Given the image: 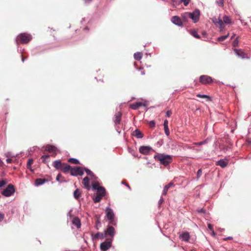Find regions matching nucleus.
Listing matches in <instances>:
<instances>
[{
	"instance_id": "21",
	"label": "nucleus",
	"mask_w": 251,
	"mask_h": 251,
	"mask_svg": "<svg viewBox=\"0 0 251 251\" xmlns=\"http://www.w3.org/2000/svg\"><path fill=\"white\" fill-rule=\"evenodd\" d=\"M45 149L49 152H55L57 151V148L52 145H48L46 146Z\"/></svg>"
},
{
	"instance_id": "7",
	"label": "nucleus",
	"mask_w": 251,
	"mask_h": 251,
	"mask_svg": "<svg viewBox=\"0 0 251 251\" xmlns=\"http://www.w3.org/2000/svg\"><path fill=\"white\" fill-rule=\"evenodd\" d=\"M15 192V188L12 184H9L6 188L4 189L1 194L6 197L11 196Z\"/></svg>"
},
{
	"instance_id": "32",
	"label": "nucleus",
	"mask_w": 251,
	"mask_h": 251,
	"mask_svg": "<svg viewBox=\"0 0 251 251\" xmlns=\"http://www.w3.org/2000/svg\"><path fill=\"white\" fill-rule=\"evenodd\" d=\"M56 180L60 183H62L63 182H65V180L64 179V177L62 176L61 174H59L56 177Z\"/></svg>"
},
{
	"instance_id": "25",
	"label": "nucleus",
	"mask_w": 251,
	"mask_h": 251,
	"mask_svg": "<svg viewBox=\"0 0 251 251\" xmlns=\"http://www.w3.org/2000/svg\"><path fill=\"white\" fill-rule=\"evenodd\" d=\"M214 22L215 23V25H219L221 28L223 29L224 28L225 26L223 20L219 18L216 19Z\"/></svg>"
},
{
	"instance_id": "14",
	"label": "nucleus",
	"mask_w": 251,
	"mask_h": 251,
	"mask_svg": "<svg viewBox=\"0 0 251 251\" xmlns=\"http://www.w3.org/2000/svg\"><path fill=\"white\" fill-rule=\"evenodd\" d=\"M122 113L121 112H117L114 117V122L116 124H120Z\"/></svg>"
},
{
	"instance_id": "8",
	"label": "nucleus",
	"mask_w": 251,
	"mask_h": 251,
	"mask_svg": "<svg viewBox=\"0 0 251 251\" xmlns=\"http://www.w3.org/2000/svg\"><path fill=\"white\" fill-rule=\"evenodd\" d=\"M200 82L204 85L210 84L213 82V79L211 77L207 75H202L200 77Z\"/></svg>"
},
{
	"instance_id": "44",
	"label": "nucleus",
	"mask_w": 251,
	"mask_h": 251,
	"mask_svg": "<svg viewBox=\"0 0 251 251\" xmlns=\"http://www.w3.org/2000/svg\"><path fill=\"white\" fill-rule=\"evenodd\" d=\"M185 6H187L190 2V0H181Z\"/></svg>"
},
{
	"instance_id": "2",
	"label": "nucleus",
	"mask_w": 251,
	"mask_h": 251,
	"mask_svg": "<svg viewBox=\"0 0 251 251\" xmlns=\"http://www.w3.org/2000/svg\"><path fill=\"white\" fill-rule=\"evenodd\" d=\"M52 165L56 170L62 171L65 174L68 173L70 170H71L70 165L62 162L60 160L54 161L52 163Z\"/></svg>"
},
{
	"instance_id": "52",
	"label": "nucleus",
	"mask_w": 251,
	"mask_h": 251,
	"mask_svg": "<svg viewBox=\"0 0 251 251\" xmlns=\"http://www.w3.org/2000/svg\"><path fill=\"white\" fill-rule=\"evenodd\" d=\"M232 239H233V237H231V236H228V237H227L224 238V240L226 241V240H227V239L232 240Z\"/></svg>"
},
{
	"instance_id": "57",
	"label": "nucleus",
	"mask_w": 251,
	"mask_h": 251,
	"mask_svg": "<svg viewBox=\"0 0 251 251\" xmlns=\"http://www.w3.org/2000/svg\"><path fill=\"white\" fill-rule=\"evenodd\" d=\"M211 231V235H212L213 236L215 237V235H216V233H215V232H214V230H212V231Z\"/></svg>"
},
{
	"instance_id": "29",
	"label": "nucleus",
	"mask_w": 251,
	"mask_h": 251,
	"mask_svg": "<svg viewBox=\"0 0 251 251\" xmlns=\"http://www.w3.org/2000/svg\"><path fill=\"white\" fill-rule=\"evenodd\" d=\"M196 96L198 98L206 99L207 101H210L212 100L211 98L208 96L206 95H201V94H197Z\"/></svg>"
},
{
	"instance_id": "37",
	"label": "nucleus",
	"mask_w": 251,
	"mask_h": 251,
	"mask_svg": "<svg viewBox=\"0 0 251 251\" xmlns=\"http://www.w3.org/2000/svg\"><path fill=\"white\" fill-rule=\"evenodd\" d=\"M190 33L191 34L194 36V37L197 38V39H200V35L198 34L197 33V31L195 30H191V32H190Z\"/></svg>"
},
{
	"instance_id": "23",
	"label": "nucleus",
	"mask_w": 251,
	"mask_h": 251,
	"mask_svg": "<svg viewBox=\"0 0 251 251\" xmlns=\"http://www.w3.org/2000/svg\"><path fill=\"white\" fill-rule=\"evenodd\" d=\"M104 76V73L102 71H99L97 72V75L96 76V78L98 81H101V82H103V77Z\"/></svg>"
},
{
	"instance_id": "4",
	"label": "nucleus",
	"mask_w": 251,
	"mask_h": 251,
	"mask_svg": "<svg viewBox=\"0 0 251 251\" xmlns=\"http://www.w3.org/2000/svg\"><path fill=\"white\" fill-rule=\"evenodd\" d=\"M105 193L106 192L104 188L103 187H100L98 189V190H97V193L94 199V202L96 203L100 202L102 198L105 196Z\"/></svg>"
},
{
	"instance_id": "19",
	"label": "nucleus",
	"mask_w": 251,
	"mask_h": 251,
	"mask_svg": "<svg viewBox=\"0 0 251 251\" xmlns=\"http://www.w3.org/2000/svg\"><path fill=\"white\" fill-rule=\"evenodd\" d=\"M180 238L184 241L188 242L190 239V235L188 232H183L179 236Z\"/></svg>"
},
{
	"instance_id": "5",
	"label": "nucleus",
	"mask_w": 251,
	"mask_h": 251,
	"mask_svg": "<svg viewBox=\"0 0 251 251\" xmlns=\"http://www.w3.org/2000/svg\"><path fill=\"white\" fill-rule=\"evenodd\" d=\"M70 174L73 176H82L84 174L83 170L80 167H75L72 168L71 166V170H70Z\"/></svg>"
},
{
	"instance_id": "40",
	"label": "nucleus",
	"mask_w": 251,
	"mask_h": 251,
	"mask_svg": "<svg viewBox=\"0 0 251 251\" xmlns=\"http://www.w3.org/2000/svg\"><path fill=\"white\" fill-rule=\"evenodd\" d=\"M228 36V34L225 35V36H222L218 38V40L219 41H223L227 39V38Z\"/></svg>"
},
{
	"instance_id": "31",
	"label": "nucleus",
	"mask_w": 251,
	"mask_h": 251,
	"mask_svg": "<svg viewBox=\"0 0 251 251\" xmlns=\"http://www.w3.org/2000/svg\"><path fill=\"white\" fill-rule=\"evenodd\" d=\"M81 194V192L78 189H76L74 192V196L77 200L80 197Z\"/></svg>"
},
{
	"instance_id": "12",
	"label": "nucleus",
	"mask_w": 251,
	"mask_h": 251,
	"mask_svg": "<svg viewBox=\"0 0 251 251\" xmlns=\"http://www.w3.org/2000/svg\"><path fill=\"white\" fill-rule=\"evenodd\" d=\"M152 148L150 146H141L139 148V152L145 155L149 154L152 150Z\"/></svg>"
},
{
	"instance_id": "28",
	"label": "nucleus",
	"mask_w": 251,
	"mask_h": 251,
	"mask_svg": "<svg viewBox=\"0 0 251 251\" xmlns=\"http://www.w3.org/2000/svg\"><path fill=\"white\" fill-rule=\"evenodd\" d=\"M72 228L74 226H75L77 228H79L81 226L80 221H72Z\"/></svg>"
},
{
	"instance_id": "20",
	"label": "nucleus",
	"mask_w": 251,
	"mask_h": 251,
	"mask_svg": "<svg viewBox=\"0 0 251 251\" xmlns=\"http://www.w3.org/2000/svg\"><path fill=\"white\" fill-rule=\"evenodd\" d=\"M48 181L49 180L46 178H37L35 180V185L36 186H39L43 184Z\"/></svg>"
},
{
	"instance_id": "35",
	"label": "nucleus",
	"mask_w": 251,
	"mask_h": 251,
	"mask_svg": "<svg viewBox=\"0 0 251 251\" xmlns=\"http://www.w3.org/2000/svg\"><path fill=\"white\" fill-rule=\"evenodd\" d=\"M68 162L74 164H79L80 162L79 161L75 158H71L68 159Z\"/></svg>"
},
{
	"instance_id": "22",
	"label": "nucleus",
	"mask_w": 251,
	"mask_h": 251,
	"mask_svg": "<svg viewBox=\"0 0 251 251\" xmlns=\"http://www.w3.org/2000/svg\"><path fill=\"white\" fill-rule=\"evenodd\" d=\"M82 183L84 185V187L86 189H87L88 190L90 189V185H89L90 179L88 177H87V176L83 178Z\"/></svg>"
},
{
	"instance_id": "48",
	"label": "nucleus",
	"mask_w": 251,
	"mask_h": 251,
	"mask_svg": "<svg viewBox=\"0 0 251 251\" xmlns=\"http://www.w3.org/2000/svg\"><path fill=\"white\" fill-rule=\"evenodd\" d=\"M206 142H207L205 140V141H203L202 142L196 143H195V145L200 146V145L205 144Z\"/></svg>"
},
{
	"instance_id": "51",
	"label": "nucleus",
	"mask_w": 251,
	"mask_h": 251,
	"mask_svg": "<svg viewBox=\"0 0 251 251\" xmlns=\"http://www.w3.org/2000/svg\"><path fill=\"white\" fill-rule=\"evenodd\" d=\"M208 227L209 229H210L211 231L213 230L212 225L210 224H209L208 225Z\"/></svg>"
},
{
	"instance_id": "27",
	"label": "nucleus",
	"mask_w": 251,
	"mask_h": 251,
	"mask_svg": "<svg viewBox=\"0 0 251 251\" xmlns=\"http://www.w3.org/2000/svg\"><path fill=\"white\" fill-rule=\"evenodd\" d=\"M133 135L137 138H142L143 137V134L138 129H136L133 132Z\"/></svg>"
},
{
	"instance_id": "1",
	"label": "nucleus",
	"mask_w": 251,
	"mask_h": 251,
	"mask_svg": "<svg viewBox=\"0 0 251 251\" xmlns=\"http://www.w3.org/2000/svg\"><path fill=\"white\" fill-rule=\"evenodd\" d=\"M154 158L156 161H159L161 164L165 166L170 164L173 161L172 155L164 153H157L154 156Z\"/></svg>"
},
{
	"instance_id": "54",
	"label": "nucleus",
	"mask_w": 251,
	"mask_h": 251,
	"mask_svg": "<svg viewBox=\"0 0 251 251\" xmlns=\"http://www.w3.org/2000/svg\"><path fill=\"white\" fill-rule=\"evenodd\" d=\"M6 161L7 163H11L12 161V160L10 158H7L6 160Z\"/></svg>"
},
{
	"instance_id": "50",
	"label": "nucleus",
	"mask_w": 251,
	"mask_h": 251,
	"mask_svg": "<svg viewBox=\"0 0 251 251\" xmlns=\"http://www.w3.org/2000/svg\"><path fill=\"white\" fill-rule=\"evenodd\" d=\"M33 163V160L32 159H29L27 162V166H31V165Z\"/></svg>"
},
{
	"instance_id": "17",
	"label": "nucleus",
	"mask_w": 251,
	"mask_h": 251,
	"mask_svg": "<svg viewBox=\"0 0 251 251\" xmlns=\"http://www.w3.org/2000/svg\"><path fill=\"white\" fill-rule=\"evenodd\" d=\"M175 184L173 182H170L167 185H165L162 192V195L165 196L167 195L168 191L170 188L174 187Z\"/></svg>"
},
{
	"instance_id": "58",
	"label": "nucleus",
	"mask_w": 251,
	"mask_h": 251,
	"mask_svg": "<svg viewBox=\"0 0 251 251\" xmlns=\"http://www.w3.org/2000/svg\"><path fill=\"white\" fill-rule=\"evenodd\" d=\"M22 59L23 62H24L25 61V58H24L23 56H22Z\"/></svg>"
},
{
	"instance_id": "36",
	"label": "nucleus",
	"mask_w": 251,
	"mask_h": 251,
	"mask_svg": "<svg viewBox=\"0 0 251 251\" xmlns=\"http://www.w3.org/2000/svg\"><path fill=\"white\" fill-rule=\"evenodd\" d=\"M223 23H225L226 24H230L231 23V19L229 17L225 16L223 17Z\"/></svg>"
},
{
	"instance_id": "11",
	"label": "nucleus",
	"mask_w": 251,
	"mask_h": 251,
	"mask_svg": "<svg viewBox=\"0 0 251 251\" xmlns=\"http://www.w3.org/2000/svg\"><path fill=\"white\" fill-rule=\"evenodd\" d=\"M235 54L239 57L242 59L249 58V56L247 53H245L243 50L241 49H234Z\"/></svg>"
},
{
	"instance_id": "46",
	"label": "nucleus",
	"mask_w": 251,
	"mask_h": 251,
	"mask_svg": "<svg viewBox=\"0 0 251 251\" xmlns=\"http://www.w3.org/2000/svg\"><path fill=\"white\" fill-rule=\"evenodd\" d=\"M202 174V170L201 169H199L197 172V177H200Z\"/></svg>"
},
{
	"instance_id": "55",
	"label": "nucleus",
	"mask_w": 251,
	"mask_h": 251,
	"mask_svg": "<svg viewBox=\"0 0 251 251\" xmlns=\"http://www.w3.org/2000/svg\"><path fill=\"white\" fill-rule=\"evenodd\" d=\"M84 0V2L86 3H89L92 1V0Z\"/></svg>"
},
{
	"instance_id": "9",
	"label": "nucleus",
	"mask_w": 251,
	"mask_h": 251,
	"mask_svg": "<svg viewBox=\"0 0 251 251\" xmlns=\"http://www.w3.org/2000/svg\"><path fill=\"white\" fill-rule=\"evenodd\" d=\"M113 239H110L108 241L101 243L100 245V249L102 251H106L108 250L112 246Z\"/></svg>"
},
{
	"instance_id": "6",
	"label": "nucleus",
	"mask_w": 251,
	"mask_h": 251,
	"mask_svg": "<svg viewBox=\"0 0 251 251\" xmlns=\"http://www.w3.org/2000/svg\"><path fill=\"white\" fill-rule=\"evenodd\" d=\"M200 16V11L198 9H196L193 12H189V18L191 19L195 23L199 21Z\"/></svg>"
},
{
	"instance_id": "34",
	"label": "nucleus",
	"mask_w": 251,
	"mask_h": 251,
	"mask_svg": "<svg viewBox=\"0 0 251 251\" xmlns=\"http://www.w3.org/2000/svg\"><path fill=\"white\" fill-rule=\"evenodd\" d=\"M83 170L86 172V173H87V174L88 175L90 176H91L92 177H94V178H96V177L95 176V175L94 174V173L91 171L89 170L88 169L85 168H84Z\"/></svg>"
},
{
	"instance_id": "49",
	"label": "nucleus",
	"mask_w": 251,
	"mask_h": 251,
	"mask_svg": "<svg viewBox=\"0 0 251 251\" xmlns=\"http://www.w3.org/2000/svg\"><path fill=\"white\" fill-rule=\"evenodd\" d=\"M172 114V112L171 110H168L166 112V116L169 117Z\"/></svg>"
},
{
	"instance_id": "13",
	"label": "nucleus",
	"mask_w": 251,
	"mask_h": 251,
	"mask_svg": "<svg viewBox=\"0 0 251 251\" xmlns=\"http://www.w3.org/2000/svg\"><path fill=\"white\" fill-rule=\"evenodd\" d=\"M171 21L175 25H177L179 26H182L183 25L182 22L181 18L177 16H173L171 19Z\"/></svg>"
},
{
	"instance_id": "18",
	"label": "nucleus",
	"mask_w": 251,
	"mask_h": 251,
	"mask_svg": "<svg viewBox=\"0 0 251 251\" xmlns=\"http://www.w3.org/2000/svg\"><path fill=\"white\" fill-rule=\"evenodd\" d=\"M228 164L227 160L221 159L219 161L216 162V165L220 166L222 168H224L227 166Z\"/></svg>"
},
{
	"instance_id": "53",
	"label": "nucleus",
	"mask_w": 251,
	"mask_h": 251,
	"mask_svg": "<svg viewBox=\"0 0 251 251\" xmlns=\"http://www.w3.org/2000/svg\"><path fill=\"white\" fill-rule=\"evenodd\" d=\"M4 218V215L3 214L0 212V220H2Z\"/></svg>"
},
{
	"instance_id": "15",
	"label": "nucleus",
	"mask_w": 251,
	"mask_h": 251,
	"mask_svg": "<svg viewBox=\"0 0 251 251\" xmlns=\"http://www.w3.org/2000/svg\"><path fill=\"white\" fill-rule=\"evenodd\" d=\"M105 213L108 220H113L114 214L111 209L109 208H107L105 210Z\"/></svg>"
},
{
	"instance_id": "38",
	"label": "nucleus",
	"mask_w": 251,
	"mask_h": 251,
	"mask_svg": "<svg viewBox=\"0 0 251 251\" xmlns=\"http://www.w3.org/2000/svg\"><path fill=\"white\" fill-rule=\"evenodd\" d=\"M99 184L98 182H95L92 184V188L93 190H97L100 187Z\"/></svg>"
},
{
	"instance_id": "42",
	"label": "nucleus",
	"mask_w": 251,
	"mask_h": 251,
	"mask_svg": "<svg viewBox=\"0 0 251 251\" xmlns=\"http://www.w3.org/2000/svg\"><path fill=\"white\" fill-rule=\"evenodd\" d=\"M216 3L219 6H223L224 1V0H217Z\"/></svg>"
},
{
	"instance_id": "56",
	"label": "nucleus",
	"mask_w": 251,
	"mask_h": 251,
	"mask_svg": "<svg viewBox=\"0 0 251 251\" xmlns=\"http://www.w3.org/2000/svg\"><path fill=\"white\" fill-rule=\"evenodd\" d=\"M198 212L200 213V214H202V213H203V210L202 209H201L200 210H198Z\"/></svg>"
},
{
	"instance_id": "39",
	"label": "nucleus",
	"mask_w": 251,
	"mask_h": 251,
	"mask_svg": "<svg viewBox=\"0 0 251 251\" xmlns=\"http://www.w3.org/2000/svg\"><path fill=\"white\" fill-rule=\"evenodd\" d=\"M49 158H50V156L48 155H43L41 157V159H42V161L44 163H46L48 161H46V159H49Z\"/></svg>"
},
{
	"instance_id": "16",
	"label": "nucleus",
	"mask_w": 251,
	"mask_h": 251,
	"mask_svg": "<svg viewBox=\"0 0 251 251\" xmlns=\"http://www.w3.org/2000/svg\"><path fill=\"white\" fill-rule=\"evenodd\" d=\"M104 237H105V236L104 235V232H97L95 235L92 234V238L93 240H95L99 239H103Z\"/></svg>"
},
{
	"instance_id": "3",
	"label": "nucleus",
	"mask_w": 251,
	"mask_h": 251,
	"mask_svg": "<svg viewBox=\"0 0 251 251\" xmlns=\"http://www.w3.org/2000/svg\"><path fill=\"white\" fill-rule=\"evenodd\" d=\"M31 39L32 36L31 35L26 33H21L17 36L16 38V42L17 44L19 43L21 44H27L31 40Z\"/></svg>"
},
{
	"instance_id": "41",
	"label": "nucleus",
	"mask_w": 251,
	"mask_h": 251,
	"mask_svg": "<svg viewBox=\"0 0 251 251\" xmlns=\"http://www.w3.org/2000/svg\"><path fill=\"white\" fill-rule=\"evenodd\" d=\"M7 182L6 180H2L0 181V188L4 187L6 184Z\"/></svg>"
},
{
	"instance_id": "47",
	"label": "nucleus",
	"mask_w": 251,
	"mask_h": 251,
	"mask_svg": "<svg viewBox=\"0 0 251 251\" xmlns=\"http://www.w3.org/2000/svg\"><path fill=\"white\" fill-rule=\"evenodd\" d=\"M164 202V199L163 198L161 197L159 201H158V206L160 207V205Z\"/></svg>"
},
{
	"instance_id": "60",
	"label": "nucleus",
	"mask_w": 251,
	"mask_h": 251,
	"mask_svg": "<svg viewBox=\"0 0 251 251\" xmlns=\"http://www.w3.org/2000/svg\"><path fill=\"white\" fill-rule=\"evenodd\" d=\"M73 220H79V219L78 218L76 217V218H75Z\"/></svg>"
},
{
	"instance_id": "45",
	"label": "nucleus",
	"mask_w": 251,
	"mask_h": 251,
	"mask_svg": "<svg viewBox=\"0 0 251 251\" xmlns=\"http://www.w3.org/2000/svg\"><path fill=\"white\" fill-rule=\"evenodd\" d=\"M238 45V41L237 40V38H236L233 42V46L234 47H236Z\"/></svg>"
},
{
	"instance_id": "26",
	"label": "nucleus",
	"mask_w": 251,
	"mask_h": 251,
	"mask_svg": "<svg viewBox=\"0 0 251 251\" xmlns=\"http://www.w3.org/2000/svg\"><path fill=\"white\" fill-rule=\"evenodd\" d=\"M168 121L167 120H165L164 122V131L167 136H169L170 134V131L168 128Z\"/></svg>"
},
{
	"instance_id": "43",
	"label": "nucleus",
	"mask_w": 251,
	"mask_h": 251,
	"mask_svg": "<svg viewBox=\"0 0 251 251\" xmlns=\"http://www.w3.org/2000/svg\"><path fill=\"white\" fill-rule=\"evenodd\" d=\"M149 126L151 128H153L155 127V123L154 121H150L149 123Z\"/></svg>"
},
{
	"instance_id": "10",
	"label": "nucleus",
	"mask_w": 251,
	"mask_h": 251,
	"mask_svg": "<svg viewBox=\"0 0 251 251\" xmlns=\"http://www.w3.org/2000/svg\"><path fill=\"white\" fill-rule=\"evenodd\" d=\"M104 235L105 237L107 235L110 236L112 239L115 234L116 231L114 228L110 226H108L106 229L104 230Z\"/></svg>"
},
{
	"instance_id": "33",
	"label": "nucleus",
	"mask_w": 251,
	"mask_h": 251,
	"mask_svg": "<svg viewBox=\"0 0 251 251\" xmlns=\"http://www.w3.org/2000/svg\"><path fill=\"white\" fill-rule=\"evenodd\" d=\"M143 54L140 52H137L134 53V57L137 60H140L142 58Z\"/></svg>"
},
{
	"instance_id": "30",
	"label": "nucleus",
	"mask_w": 251,
	"mask_h": 251,
	"mask_svg": "<svg viewBox=\"0 0 251 251\" xmlns=\"http://www.w3.org/2000/svg\"><path fill=\"white\" fill-rule=\"evenodd\" d=\"M142 105V103L141 102H136L131 104L130 107L132 109L136 110L139 108Z\"/></svg>"
},
{
	"instance_id": "24",
	"label": "nucleus",
	"mask_w": 251,
	"mask_h": 251,
	"mask_svg": "<svg viewBox=\"0 0 251 251\" xmlns=\"http://www.w3.org/2000/svg\"><path fill=\"white\" fill-rule=\"evenodd\" d=\"M189 18V12H185L181 15V19L182 23L188 22Z\"/></svg>"
},
{
	"instance_id": "59",
	"label": "nucleus",
	"mask_w": 251,
	"mask_h": 251,
	"mask_svg": "<svg viewBox=\"0 0 251 251\" xmlns=\"http://www.w3.org/2000/svg\"><path fill=\"white\" fill-rule=\"evenodd\" d=\"M141 74L142 75H145V71L144 70H142L141 71Z\"/></svg>"
}]
</instances>
